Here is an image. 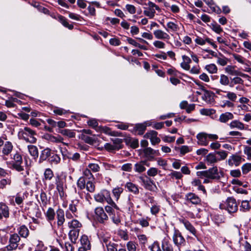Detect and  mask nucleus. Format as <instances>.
<instances>
[{
	"mask_svg": "<svg viewBox=\"0 0 251 251\" xmlns=\"http://www.w3.org/2000/svg\"><path fill=\"white\" fill-rule=\"evenodd\" d=\"M35 132L28 127H25L21 129L18 132V136L20 139L25 140L30 143H36L37 139L35 137Z\"/></svg>",
	"mask_w": 251,
	"mask_h": 251,
	"instance_id": "1",
	"label": "nucleus"
},
{
	"mask_svg": "<svg viewBox=\"0 0 251 251\" xmlns=\"http://www.w3.org/2000/svg\"><path fill=\"white\" fill-rule=\"evenodd\" d=\"M65 183V178L58 174L56 175L55 176L56 189L58 192L59 196L61 198H63L65 196L64 189L66 188Z\"/></svg>",
	"mask_w": 251,
	"mask_h": 251,
	"instance_id": "2",
	"label": "nucleus"
},
{
	"mask_svg": "<svg viewBox=\"0 0 251 251\" xmlns=\"http://www.w3.org/2000/svg\"><path fill=\"white\" fill-rule=\"evenodd\" d=\"M95 218L100 224H103L108 220V217L102 207H97L95 209Z\"/></svg>",
	"mask_w": 251,
	"mask_h": 251,
	"instance_id": "3",
	"label": "nucleus"
},
{
	"mask_svg": "<svg viewBox=\"0 0 251 251\" xmlns=\"http://www.w3.org/2000/svg\"><path fill=\"white\" fill-rule=\"evenodd\" d=\"M20 241V238L17 234H13L10 236L9 241V245L5 248L8 251L16 250L18 246V243Z\"/></svg>",
	"mask_w": 251,
	"mask_h": 251,
	"instance_id": "4",
	"label": "nucleus"
},
{
	"mask_svg": "<svg viewBox=\"0 0 251 251\" xmlns=\"http://www.w3.org/2000/svg\"><path fill=\"white\" fill-rule=\"evenodd\" d=\"M226 209L230 213H234L238 209L236 201L233 197L228 198L226 201Z\"/></svg>",
	"mask_w": 251,
	"mask_h": 251,
	"instance_id": "5",
	"label": "nucleus"
},
{
	"mask_svg": "<svg viewBox=\"0 0 251 251\" xmlns=\"http://www.w3.org/2000/svg\"><path fill=\"white\" fill-rule=\"evenodd\" d=\"M140 179L146 189L151 191H155L157 189L154 181L151 178L149 177L144 178L143 177L140 176Z\"/></svg>",
	"mask_w": 251,
	"mask_h": 251,
	"instance_id": "6",
	"label": "nucleus"
},
{
	"mask_svg": "<svg viewBox=\"0 0 251 251\" xmlns=\"http://www.w3.org/2000/svg\"><path fill=\"white\" fill-rule=\"evenodd\" d=\"M157 134L158 133L156 131L151 130L145 134L144 137L150 139L152 145H154L159 143L160 142V138L157 136Z\"/></svg>",
	"mask_w": 251,
	"mask_h": 251,
	"instance_id": "7",
	"label": "nucleus"
},
{
	"mask_svg": "<svg viewBox=\"0 0 251 251\" xmlns=\"http://www.w3.org/2000/svg\"><path fill=\"white\" fill-rule=\"evenodd\" d=\"M173 239L175 244L177 246L183 245L185 242V239L178 230H175Z\"/></svg>",
	"mask_w": 251,
	"mask_h": 251,
	"instance_id": "8",
	"label": "nucleus"
},
{
	"mask_svg": "<svg viewBox=\"0 0 251 251\" xmlns=\"http://www.w3.org/2000/svg\"><path fill=\"white\" fill-rule=\"evenodd\" d=\"M207 174L206 175V178L211 179H219L220 176L219 174L218 168L216 166L209 169L206 170Z\"/></svg>",
	"mask_w": 251,
	"mask_h": 251,
	"instance_id": "9",
	"label": "nucleus"
},
{
	"mask_svg": "<svg viewBox=\"0 0 251 251\" xmlns=\"http://www.w3.org/2000/svg\"><path fill=\"white\" fill-rule=\"evenodd\" d=\"M9 208L8 206L3 202H0V220L3 217L7 219L9 217Z\"/></svg>",
	"mask_w": 251,
	"mask_h": 251,
	"instance_id": "10",
	"label": "nucleus"
},
{
	"mask_svg": "<svg viewBox=\"0 0 251 251\" xmlns=\"http://www.w3.org/2000/svg\"><path fill=\"white\" fill-rule=\"evenodd\" d=\"M179 222L183 224L185 227L193 235L196 236V230L194 226L187 220L182 218L179 219Z\"/></svg>",
	"mask_w": 251,
	"mask_h": 251,
	"instance_id": "11",
	"label": "nucleus"
},
{
	"mask_svg": "<svg viewBox=\"0 0 251 251\" xmlns=\"http://www.w3.org/2000/svg\"><path fill=\"white\" fill-rule=\"evenodd\" d=\"M1 152L3 156H8L13 149V145L10 141H6L4 143Z\"/></svg>",
	"mask_w": 251,
	"mask_h": 251,
	"instance_id": "12",
	"label": "nucleus"
},
{
	"mask_svg": "<svg viewBox=\"0 0 251 251\" xmlns=\"http://www.w3.org/2000/svg\"><path fill=\"white\" fill-rule=\"evenodd\" d=\"M161 248L162 251H174L173 245L168 237H165L162 241Z\"/></svg>",
	"mask_w": 251,
	"mask_h": 251,
	"instance_id": "13",
	"label": "nucleus"
},
{
	"mask_svg": "<svg viewBox=\"0 0 251 251\" xmlns=\"http://www.w3.org/2000/svg\"><path fill=\"white\" fill-rule=\"evenodd\" d=\"M145 166L149 167L150 163H148L147 161H141L135 164L134 170L135 172L138 173H142L146 171V168Z\"/></svg>",
	"mask_w": 251,
	"mask_h": 251,
	"instance_id": "14",
	"label": "nucleus"
},
{
	"mask_svg": "<svg viewBox=\"0 0 251 251\" xmlns=\"http://www.w3.org/2000/svg\"><path fill=\"white\" fill-rule=\"evenodd\" d=\"M242 158L241 156L237 155H232L230 156L228 159V164L230 166L235 165L238 166L241 162Z\"/></svg>",
	"mask_w": 251,
	"mask_h": 251,
	"instance_id": "15",
	"label": "nucleus"
},
{
	"mask_svg": "<svg viewBox=\"0 0 251 251\" xmlns=\"http://www.w3.org/2000/svg\"><path fill=\"white\" fill-rule=\"evenodd\" d=\"M185 197L187 201H190L194 204H198L201 201V199L194 193H188L186 195Z\"/></svg>",
	"mask_w": 251,
	"mask_h": 251,
	"instance_id": "16",
	"label": "nucleus"
},
{
	"mask_svg": "<svg viewBox=\"0 0 251 251\" xmlns=\"http://www.w3.org/2000/svg\"><path fill=\"white\" fill-rule=\"evenodd\" d=\"M57 224L58 226L63 225L65 222L64 212L61 208H58L56 211Z\"/></svg>",
	"mask_w": 251,
	"mask_h": 251,
	"instance_id": "17",
	"label": "nucleus"
},
{
	"mask_svg": "<svg viewBox=\"0 0 251 251\" xmlns=\"http://www.w3.org/2000/svg\"><path fill=\"white\" fill-rule=\"evenodd\" d=\"M197 138L198 140V143L201 146H206L208 144L207 140V135L206 133H199Z\"/></svg>",
	"mask_w": 251,
	"mask_h": 251,
	"instance_id": "18",
	"label": "nucleus"
},
{
	"mask_svg": "<svg viewBox=\"0 0 251 251\" xmlns=\"http://www.w3.org/2000/svg\"><path fill=\"white\" fill-rule=\"evenodd\" d=\"M153 34L155 37L157 39L165 40L170 39L169 34L160 29L154 31Z\"/></svg>",
	"mask_w": 251,
	"mask_h": 251,
	"instance_id": "19",
	"label": "nucleus"
},
{
	"mask_svg": "<svg viewBox=\"0 0 251 251\" xmlns=\"http://www.w3.org/2000/svg\"><path fill=\"white\" fill-rule=\"evenodd\" d=\"M51 154V150L48 148L45 149L43 150L40 154L39 158V162L41 163L44 161L46 160L50 157Z\"/></svg>",
	"mask_w": 251,
	"mask_h": 251,
	"instance_id": "20",
	"label": "nucleus"
},
{
	"mask_svg": "<svg viewBox=\"0 0 251 251\" xmlns=\"http://www.w3.org/2000/svg\"><path fill=\"white\" fill-rule=\"evenodd\" d=\"M233 118L234 116L232 113L227 112L220 115L219 121L221 123H226L229 120L233 119Z\"/></svg>",
	"mask_w": 251,
	"mask_h": 251,
	"instance_id": "21",
	"label": "nucleus"
},
{
	"mask_svg": "<svg viewBox=\"0 0 251 251\" xmlns=\"http://www.w3.org/2000/svg\"><path fill=\"white\" fill-rule=\"evenodd\" d=\"M230 128H237L239 130H244L246 129L245 127V125L238 120H234L231 121L228 125Z\"/></svg>",
	"mask_w": 251,
	"mask_h": 251,
	"instance_id": "22",
	"label": "nucleus"
},
{
	"mask_svg": "<svg viewBox=\"0 0 251 251\" xmlns=\"http://www.w3.org/2000/svg\"><path fill=\"white\" fill-rule=\"evenodd\" d=\"M183 62L180 64L181 67L185 70H189L190 69V63L191 62V59L187 56H182Z\"/></svg>",
	"mask_w": 251,
	"mask_h": 251,
	"instance_id": "23",
	"label": "nucleus"
},
{
	"mask_svg": "<svg viewBox=\"0 0 251 251\" xmlns=\"http://www.w3.org/2000/svg\"><path fill=\"white\" fill-rule=\"evenodd\" d=\"M143 152L147 157L153 158V155L157 154L158 151L154 150L150 147H147L144 149Z\"/></svg>",
	"mask_w": 251,
	"mask_h": 251,
	"instance_id": "24",
	"label": "nucleus"
},
{
	"mask_svg": "<svg viewBox=\"0 0 251 251\" xmlns=\"http://www.w3.org/2000/svg\"><path fill=\"white\" fill-rule=\"evenodd\" d=\"M125 142L133 149L137 148L139 146L138 140L137 139L127 138L125 139Z\"/></svg>",
	"mask_w": 251,
	"mask_h": 251,
	"instance_id": "25",
	"label": "nucleus"
},
{
	"mask_svg": "<svg viewBox=\"0 0 251 251\" xmlns=\"http://www.w3.org/2000/svg\"><path fill=\"white\" fill-rule=\"evenodd\" d=\"M226 71L229 75H240V76L244 75L241 72H240L237 70H236L235 69L234 67L231 66H228L226 68Z\"/></svg>",
	"mask_w": 251,
	"mask_h": 251,
	"instance_id": "26",
	"label": "nucleus"
},
{
	"mask_svg": "<svg viewBox=\"0 0 251 251\" xmlns=\"http://www.w3.org/2000/svg\"><path fill=\"white\" fill-rule=\"evenodd\" d=\"M27 148L30 154L34 159H36L38 156V151L37 147L34 145H28Z\"/></svg>",
	"mask_w": 251,
	"mask_h": 251,
	"instance_id": "27",
	"label": "nucleus"
},
{
	"mask_svg": "<svg viewBox=\"0 0 251 251\" xmlns=\"http://www.w3.org/2000/svg\"><path fill=\"white\" fill-rule=\"evenodd\" d=\"M68 226L72 229H79L81 227V224L77 220H73L71 221L68 222Z\"/></svg>",
	"mask_w": 251,
	"mask_h": 251,
	"instance_id": "28",
	"label": "nucleus"
},
{
	"mask_svg": "<svg viewBox=\"0 0 251 251\" xmlns=\"http://www.w3.org/2000/svg\"><path fill=\"white\" fill-rule=\"evenodd\" d=\"M126 187L128 190L134 194H137L139 193V189L137 185L131 183L127 182L126 185Z\"/></svg>",
	"mask_w": 251,
	"mask_h": 251,
	"instance_id": "29",
	"label": "nucleus"
},
{
	"mask_svg": "<svg viewBox=\"0 0 251 251\" xmlns=\"http://www.w3.org/2000/svg\"><path fill=\"white\" fill-rule=\"evenodd\" d=\"M79 232V229H71L69 233V236L70 240L72 242L75 243L78 238Z\"/></svg>",
	"mask_w": 251,
	"mask_h": 251,
	"instance_id": "30",
	"label": "nucleus"
},
{
	"mask_svg": "<svg viewBox=\"0 0 251 251\" xmlns=\"http://www.w3.org/2000/svg\"><path fill=\"white\" fill-rule=\"evenodd\" d=\"M58 132L69 138H74L75 135V133L74 132L69 129H61L59 130Z\"/></svg>",
	"mask_w": 251,
	"mask_h": 251,
	"instance_id": "31",
	"label": "nucleus"
},
{
	"mask_svg": "<svg viewBox=\"0 0 251 251\" xmlns=\"http://www.w3.org/2000/svg\"><path fill=\"white\" fill-rule=\"evenodd\" d=\"M47 220L49 221H52L54 219L55 213L54 209L50 207L48 209L47 212L45 213Z\"/></svg>",
	"mask_w": 251,
	"mask_h": 251,
	"instance_id": "32",
	"label": "nucleus"
},
{
	"mask_svg": "<svg viewBox=\"0 0 251 251\" xmlns=\"http://www.w3.org/2000/svg\"><path fill=\"white\" fill-rule=\"evenodd\" d=\"M60 157L59 156L55 153H51V155L49 158V161L51 164H57L60 161Z\"/></svg>",
	"mask_w": 251,
	"mask_h": 251,
	"instance_id": "33",
	"label": "nucleus"
},
{
	"mask_svg": "<svg viewBox=\"0 0 251 251\" xmlns=\"http://www.w3.org/2000/svg\"><path fill=\"white\" fill-rule=\"evenodd\" d=\"M93 180H87L86 183L85 188L87 191L90 193H93L95 190V186Z\"/></svg>",
	"mask_w": 251,
	"mask_h": 251,
	"instance_id": "34",
	"label": "nucleus"
},
{
	"mask_svg": "<svg viewBox=\"0 0 251 251\" xmlns=\"http://www.w3.org/2000/svg\"><path fill=\"white\" fill-rule=\"evenodd\" d=\"M80 242L82 247H86V249H91V245L88 237L85 235L81 236Z\"/></svg>",
	"mask_w": 251,
	"mask_h": 251,
	"instance_id": "35",
	"label": "nucleus"
},
{
	"mask_svg": "<svg viewBox=\"0 0 251 251\" xmlns=\"http://www.w3.org/2000/svg\"><path fill=\"white\" fill-rule=\"evenodd\" d=\"M19 234L21 236L26 238L29 234V230L25 225L21 226L19 230Z\"/></svg>",
	"mask_w": 251,
	"mask_h": 251,
	"instance_id": "36",
	"label": "nucleus"
},
{
	"mask_svg": "<svg viewBox=\"0 0 251 251\" xmlns=\"http://www.w3.org/2000/svg\"><path fill=\"white\" fill-rule=\"evenodd\" d=\"M206 159L207 162L210 164L216 163L218 161V159L216 156L215 152L209 153L206 156Z\"/></svg>",
	"mask_w": 251,
	"mask_h": 251,
	"instance_id": "37",
	"label": "nucleus"
},
{
	"mask_svg": "<svg viewBox=\"0 0 251 251\" xmlns=\"http://www.w3.org/2000/svg\"><path fill=\"white\" fill-rule=\"evenodd\" d=\"M58 19H59V22L65 27L68 28L69 29H72L74 27V25H70L66 19L61 16V15H60L58 16Z\"/></svg>",
	"mask_w": 251,
	"mask_h": 251,
	"instance_id": "38",
	"label": "nucleus"
},
{
	"mask_svg": "<svg viewBox=\"0 0 251 251\" xmlns=\"http://www.w3.org/2000/svg\"><path fill=\"white\" fill-rule=\"evenodd\" d=\"M87 180L84 177L81 176L79 178L77 181V186L80 190H83L85 188Z\"/></svg>",
	"mask_w": 251,
	"mask_h": 251,
	"instance_id": "39",
	"label": "nucleus"
},
{
	"mask_svg": "<svg viewBox=\"0 0 251 251\" xmlns=\"http://www.w3.org/2000/svg\"><path fill=\"white\" fill-rule=\"evenodd\" d=\"M44 176L45 180H50L54 176L53 171L50 168L46 169Z\"/></svg>",
	"mask_w": 251,
	"mask_h": 251,
	"instance_id": "40",
	"label": "nucleus"
},
{
	"mask_svg": "<svg viewBox=\"0 0 251 251\" xmlns=\"http://www.w3.org/2000/svg\"><path fill=\"white\" fill-rule=\"evenodd\" d=\"M112 141L113 143L114 146L116 147L117 150H119L123 148V140L120 138H114L112 139Z\"/></svg>",
	"mask_w": 251,
	"mask_h": 251,
	"instance_id": "41",
	"label": "nucleus"
},
{
	"mask_svg": "<svg viewBox=\"0 0 251 251\" xmlns=\"http://www.w3.org/2000/svg\"><path fill=\"white\" fill-rule=\"evenodd\" d=\"M167 28L166 30L169 32L170 30L172 31L175 32L178 29V25L172 22H169L167 24Z\"/></svg>",
	"mask_w": 251,
	"mask_h": 251,
	"instance_id": "42",
	"label": "nucleus"
},
{
	"mask_svg": "<svg viewBox=\"0 0 251 251\" xmlns=\"http://www.w3.org/2000/svg\"><path fill=\"white\" fill-rule=\"evenodd\" d=\"M147 126L144 124H137L135 126V128L136 130L138 132V134L142 135L144 133L146 129Z\"/></svg>",
	"mask_w": 251,
	"mask_h": 251,
	"instance_id": "43",
	"label": "nucleus"
},
{
	"mask_svg": "<svg viewBox=\"0 0 251 251\" xmlns=\"http://www.w3.org/2000/svg\"><path fill=\"white\" fill-rule=\"evenodd\" d=\"M220 83L221 84L227 86L230 84L229 80L227 76L225 75H221L220 78Z\"/></svg>",
	"mask_w": 251,
	"mask_h": 251,
	"instance_id": "44",
	"label": "nucleus"
},
{
	"mask_svg": "<svg viewBox=\"0 0 251 251\" xmlns=\"http://www.w3.org/2000/svg\"><path fill=\"white\" fill-rule=\"evenodd\" d=\"M206 70L210 74H215L217 72V68L214 64H210L205 66Z\"/></svg>",
	"mask_w": 251,
	"mask_h": 251,
	"instance_id": "45",
	"label": "nucleus"
},
{
	"mask_svg": "<svg viewBox=\"0 0 251 251\" xmlns=\"http://www.w3.org/2000/svg\"><path fill=\"white\" fill-rule=\"evenodd\" d=\"M149 248L151 251H162L160 244L157 241H154L151 245L149 246Z\"/></svg>",
	"mask_w": 251,
	"mask_h": 251,
	"instance_id": "46",
	"label": "nucleus"
},
{
	"mask_svg": "<svg viewBox=\"0 0 251 251\" xmlns=\"http://www.w3.org/2000/svg\"><path fill=\"white\" fill-rule=\"evenodd\" d=\"M225 92L226 93V95L225 97L227 98L230 101H235L236 100L237 96L235 93L230 91H225Z\"/></svg>",
	"mask_w": 251,
	"mask_h": 251,
	"instance_id": "47",
	"label": "nucleus"
},
{
	"mask_svg": "<svg viewBox=\"0 0 251 251\" xmlns=\"http://www.w3.org/2000/svg\"><path fill=\"white\" fill-rule=\"evenodd\" d=\"M244 80L239 77H235L231 79V81L230 83L229 86L233 87L235 84H243Z\"/></svg>",
	"mask_w": 251,
	"mask_h": 251,
	"instance_id": "48",
	"label": "nucleus"
},
{
	"mask_svg": "<svg viewBox=\"0 0 251 251\" xmlns=\"http://www.w3.org/2000/svg\"><path fill=\"white\" fill-rule=\"evenodd\" d=\"M215 112V110L213 109L203 108L200 110V113L201 115L210 116Z\"/></svg>",
	"mask_w": 251,
	"mask_h": 251,
	"instance_id": "49",
	"label": "nucleus"
},
{
	"mask_svg": "<svg viewBox=\"0 0 251 251\" xmlns=\"http://www.w3.org/2000/svg\"><path fill=\"white\" fill-rule=\"evenodd\" d=\"M82 139L85 143L90 145H93L96 142V140L95 138L86 135H83Z\"/></svg>",
	"mask_w": 251,
	"mask_h": 251,
	"instance_id": "50",
	"label": "nucleus"
},
{
	"mask_svg": "<svg viewBox=\"0 0 251 251\" xmlns=\"http://www.w3.org/2000/svg\"><path fill=\"white\" fill-rule=\"evenodd\" d=\"M242 171L243 174H247L251 171V163H247L242 166Z\"/></svg>",
	"mask_w": 251,
	"mask_h": 251,
	"instance_id": "51",
	"label": "nucleus"
},
{
	"mask_svg": "<svg viewBox=\"0 0 251 251\" xmlns=\"http://www.w3.org/2000/svg\"><path fill=\"white\" fill-rule=\"evenodd\" d=\"M83 175L88 180H94V177L89 168H86L83 172Z\"/></svg>",
	"mask_w": 251,
	"mask_h": 251,
	"instance_id": "52",
	"label": "nucleus"
},
{
	"mask_svg": "<svg viewBox=\"0 0 251 251\" xmlns=\"http://www.w3.org/2000/svg\"><path fill=\"white\" fill-rule=\"evenodd\" d=\"M216 154H217L220 157L219 158H217L219 160H224L226 159L227 156V153L226 151H215Z\"/></svg>",
	"mask_w": 251,
	"mask_h": 251,
	"instance_id": "53",
	"label": "nucleus"
},
{
	"mask_svg": "<svg viewBox=\"0 0 251 251\" xmlns=\"http://www.w3.org/2000/svg\"><path fill=\"white\" fill-rule=\"evenodd\" d=\"M155 13V9H147L144 11V14L150 18H153Z\"/></svg>",
	"mask_w": 251,
	"mask_h": 251,
	"instance_id": "54",
	"label": "nucleus"
},
{
	"mask_svg": "<svg viewBox=\"0 0 251 251\" xmlns=\"http://www.w3.org/2000/svg\"><path fill=\"white\" fill-rule=\"evenodd\" d=\"M11 180L10 178H3L0 180V188H4L6 185H10Z\"/></svg>",
	"mask_w": 251,
	"mask_h": 251,
	"instance_id": "55",
	"label": "nucleus"
},
{
	"mask_svg": "<svg viewBox=\"0 0 251 251\" xmlns=\"http://www.w3.org/2000/svg\"><path fill=\"white\" fill-rule=\"evenodd\" d=\"M87 168L93 172H99L100 170V167L99 165L95 163H90L88 165Z\"/></svg>",
	"mask_w": 251,
	"mask_h": 251,
	"instance_id": "56",
	"label": "nucleus"
},
{
	"mask_svg": "<svg viewBox=\"0 0 251 251\" xmlns=\"http://www.w3.org/2000/svg\"><path fill=\"white\" fill-rule=\"evenodd\" d=\"M128 251H136V246L135 243L132 241H129L126 244Z\"/></svg>",
	"mask_w": 251,
	"mask_h": 251,
	"instance_id": "57",
	"label": "nucleus"
},
{
	"mask_svg": "<svg viewBox=\"0 0 251 251\" xmlns=\"http://www.w3.org/2000/svg\"><path fill=\"white\" fill-rule=\"evenodd\" d=\"M137 238L141 245H145L148 241V238L144 234H139L137 235Z\"/></svg>",
	"mask_w": 251,
	"mask_h": 251,
	"instance_id": "58",
	"label": "nucleus"
},
{
	"mask_svg": "<svg viewBox=\"0 0 251 251\" xmlns=\"http://www.w3.org/2000/svg\"><path fill=\"white\" fill-rule=\"evenodd\" d=\"M172 178H175L176 179H180L182 177L181 173L176 171H173L169 175Z\"/></svg>",
	"mask_w": 251,
	"mask_h": 251,
	"instance_id": "59",
	"label": "nucleus"
},
{
	"mask_svg": "<svg viewBox=\"0 0 251 251\" xmlns=\"http://www.w3.org/2000/svg\"><path fill=\"white\" fill-rule=\"evenodd\" d=\"M117 245L114 243L109 242L108 244L106 245V248L107 251H117Z\"/></svg>",
	"mask_w": 251,
	"mask_h": 251,
	"instance_id": "60",
	"label": "nucleus"
},
{
	"mask_svg": "<svg viewBox=\"0 0 251 251\" xmlns=\"http://www.w3.org/2000/svg\"><path fill=\"white\" fill-rule=\"evenodd\" d=\"M40 197L42 204L44 206L46 205L48 202V198L46 193L42 191L40 194Z\"/></svg>",
	"mask_w": 251,
	"mask_h": 251,
	"instance_id": "61",
	"label": "nucleus"
},
{
	"mask_svg": "<svg viewBox=\"0 0 251 251\" xmlns=\"http://www.w3.org/2000/svg\"><path fill=\"white\" fill-rule=\"evenodd\" d=\"M13 159L14 160V163H22L23 159L21 154L19 153H16L13 156Z\"/></svg>",
	"mask_w": 251,
	"mask_h": 251,
	"instance_id": "62",
	"label": "nucleus"
},
{
	"mask_svg": "<svg viewBox=\"0 0 251 251\" xmlns=\"http://www.w3.org/2000/svg\"><path fill=\"white\" fill-rule=\"evenodd\" d=\"M158 173V170L156 168L152 167L151 168L147 171V174L150 176H154Z\"/></svg>",
	"mask_w": 251,
	"mask_h": 251,
	"instance_id": "63",
	"label": "nucleus"
},
{
	"mask_svg": "<svg viewBox=\"0 0 251 251\" xmlns=\"http://www.w3.org/2000/svg\"><path fill=\"white\" fill-rule=\"evenodd\" d=\"M94 198L97 201L100 202H103L105 199L104 195L102 193H99L98 194L95 195Z\"/></svg>",
	"mask_w": 251,
	"mask_h": 251,
	"instance_id": "64",
	"label": "nucleus"
}]
</instances>
